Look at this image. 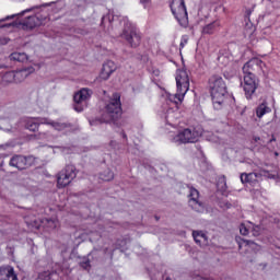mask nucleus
I'll return each instance as SVG.
<instances>
[{"label": "nucleus", "instance_id": "obj_1", "mask_svg": "<svg viewBox=\"0 0 280 280\" xmlns=\"http://www.w3.org/2000/svg\"><path fill=\"white\" fill-rule=\"evenodd\" d=\"M209 89L212 97L213 108L220 110L226 100V83L220 75H212L209 80Z\"/></svg>", "mask_w": 280, "mask_h": 280}, {"label": "nucleus", "instance_id": "obj_2", "mask_svg": "<svg viewBox=\"0 0 280 280\" xmlns=\"http://www.w3.org/2000/svg\"><path fill=\"white\" fill-rule=\"evenodd\" d=\"M121 117V95L114 93L100 119L101 124H110L117 121Z\"/></svg>", "mask_w": 280, "mask_h": 280}, {"label": "nucleus", "instance_id": "obj_3", "mask_svg": "<svg viewBox=\"0 0 280 280\" xmlns=\"http://www.w3.org/2000/svg\"><path fill=\"white\" fill-rule=\"evenodd\" d=\"M178 104H183V102H178V98L171 101L170 96H167L166 104L163 105V110L160 114V117L164 121L166 128L167 126L176 128V124H178V119H180Z\"/></svg>", "mask_w": 280, "mask_h": 280}, {"label": "nucleus", "instance_id": "obj_4", "mask_svg": "<svg viewBox=\"0 0 280 280\" xmlns=\"http://www.w3.org/2000/svg\"><path fill=\"white\" fill-rule=\"evenodd\" d=\"M176 80V89L177 92L175 94H168V100H177V102H183L185 100V95L189 91V72L185 69H177L175 73Z\"/></svg>", "mask_w": 280, "mask_h": 280}, {"label": "nucleus", "instance_id": "obj_5", "mask_svg": "<svg viewBox=\"0 0 280 280\" xmlns=\"http://www.w3.org/2000/svg\"><path fill=\"white\" fill-rule=\"evenodd\" d=\"M268 66L259 59L252 58L243 66L244 75H255V78H266L268 75Z\"/></svg>", "mask_w": 280, "mask_h": 280}, {"label": "nucleus", "instance_id": "obj_6", "mask_svg": "<svg viewBox=\"0 0 280 280\" xmlns=\"http://www.w3.org/2000/svg\"><path fill=\"white\" fill-rule=\"evenodd\" d=\"M170 8L179 25H182V27H187L189 18L187 14V7L185 5V0H172Z\"/></svg>", "mask_w": 280, "mask_h": 280}, {"label": "nucleus", "instance_id": "obj_7", "mask_svg": "<svg viewBox=\"0 0 280 280\" xmlns=\"http://www.w3.org/2000/svg\"><path fill=\"white\" fill-rule=\"evenodd\" d=\"M201 136L202 132L200 131L184 129L183 131H179L177 135H175L172 141L178 145H180V143H196V141H198Z\"/></svg>", "mask_w": 280, "mask_h": 280}, {"label": "nucleus", "instance_id": "obj_8", "mask_svg": "<svg viewBox=\"0 0 280 280\" xmlns=\"http://www.w3.org/2000/svg\"><path fill=\"white\" fill-rule=\"evenodd\" d=\"M92 95L93 91H91L89 88H83L79 92H77L73 96L74 110L77 113H82V110H84V108L86 107V103L89 102V100H91Z\"/></svg>", "mask_w": 280, "mask_h": 280}, {"label": "nucleus", "instance_id": "obj_9", "mask_svg": "<svg viewBox=\"0 0 280 280\" xmlns=\"http://www.w3.org/2000/svg\"><path fill=\"white\" fill-rule=\"evenodd\" d=\"M242 86L245 93L246 100H253L257 86H259V79L255 75L244 74Z\"/></svg>", "mask_w": 280, "mask_h": 280}, {"label": "nucleus", "instance_id": "obj_10", "mask_svg": "<svg viewBox=\"0 0 280 280\" xmlns=\"http://www.w3.org/2000/svg\"><path fill=\"white\" fill-rule=\"evenodd\" d=\"M77 173H75V166L73 165H68L66 166L65 170H62L58 175H57V187L59 189H62L67 187L75 178Z\"/></svg>", "mask_w": 280, "mask_h": 280}, {"label": "nucleus", "instance_id": "obj_11", "mask_svg": "<svg viewBox=\"0 0 280 280\" xmlns=\"http://www.w3.org/2000/svg\"><path fill=\"white\" fill-rule=\"evenodd\" d=\"M120 36L125 38L131 47H139V45H141V35L137 32L135 26L128 23H126V27Z\"/></svg>", "mask_w": 280, "mask_h": 280}, {"label": "nucleus", "instance_id": "obj_12", "mask_svg": "<svg viewBox=\"0 0 280 280\" xmlns=\"http://www.w3.org/2000/svg\"><path fill=\"white\" fill-rule=\"evenodd\" d=\"M189 189V207H191V209H194V211H197V213H203L205 211V205H202V202H200V200H198L200 198V192L198 191V189L194 188V187H188Z\"/></svg>", "mask_w": 280, "mask_h": 280}, {"label": "nucleus", "instance_id": "obj_13", "mask_svg": "<svg viewBox=\"0 0 280 280\" xmlns=\"http://www.w3.org/2000/svg\"><path fill=\"white\" fill-rule=\"evenodd\" d=\"M115 71H117V65L114 61L108 60L103 65L102 71L100 73V79L108 80V78H110V75H113Z\"/></svg>", "mask_w": 280, "mask_h": 280}, {"label": "nucleus", "instance_id": "obj_14", "mask_svg": "<svg viewBox=\"0 0 280 280\" xmlns=\"http://www.w3.org/2000/svg\"><path fill=\"white\" fill-rule=\"evenodd\" d=\"M30 160L22 155H14L10 160L11 167H15L16 170H27L30 167Z\"/></svg>", "mask_w": 280, "mask_h": 280}, {"label": "nucleus", "instance_id": "obj_15", "mask_svg": "<svg viewBox=\"0 0 280 280\" xmlns=\"http://www.w3.org/2000/svg\"><path fill=\"white\" fill-rule=\"evenodd\" d=\"M34 67L23 68L21 70L14 71L15 84L24 82L32 73H34Z\"/></svg>", "mask_w": 280, "mask_h": 280}, {"label": "nucleus", "instance_id": "obj_16", "mask_svg": "<svg viewBox=\"0 0 280 280\" xmlns=\"http://www.w3.org/2000/svg\"><path fill=\"white\" fill-rule=\"evenodd\" d=\"M47 229L48 231H54V229H58L60 226V222H58V218L52 217V218H44L40 219V224L37 226L39 228Z\"/></svg>", "mask_w": 280, "mask_h": 280}, {"label": "nucleus", "instance_id": "obj_17", "mask_svg": "<svg viewBox=\"0 0 280 280\" xmlns=\"http://www.w3.org/2000/svg\"><path fill=\"white\" fill-rule=\"evenodd\" d=\"M0 280H19V278L14 273V268L7 266L0 267Z\"/></svg>", "mask_w": 280, "mask_h": 280}, {"label": "nucleus", "instance_id": "obj_18", "mask_svg": "<svg viewBox=\"0 0 280 280\" xmlns=\"http://www.w3.org/2000/svg\"><path fill=\"white\" fill-rule=\"evenodd\" d=\"M241 182L247 183L248 185H257V183L259 182V174L257 173H243L241 174Z\"/></svg>", "mask_w": 280, "mask_h": 280}, {"label": "nucleus", "instance_id": "obj_19", "mask_svg": "<svg viewBox=\"0 0 280 280\" xmlns=\"http://www.w3.org/2000/svg\"><path fill=\"white\" fill-rule=\"evenodd\" d=\"M115 21V15L113 12L108 11L107 14L103 15L101 25L104 27V30H107V32L113 27V22Z\"/></svg>", "mask_w": 280, "mask_h": 280}, {"label": "nucleus", "instance_id": "obj_20", "mask_svg": "<svg viewBox=\"0 0 280 280\" xmlns=\"http://www.w3.org/2000/svg\"><path fill=\"white\" fill-rule=\"evenodd\" d=\"M268 113H272V108L268 106L267 102H262L256 107V117H258V119H261V117H264V115H268Z\"/></svg>", "mask_w": 280, "mask_h": 280}, {"label": "nucleus", "instance_id": "obj_21", "mask_svg": "<svg viewBox=\"0 0 280 280\" xmlns=\"http://www.w3.org/2000/svg\"><path fill=\"white\" fill-rule=\"evenodd\" d=\"M23 30H34L36 27V13L26 16V19L22 22Z\"/></svg>", "mask_w": 280, "mask_h": 280}, {"label": "nucleus", "instance_id": "obj_22", "mask_svg": "<svg viewBox=\"0 0 280 280\" xmlns=\"http://www.w3.org/2000/svg\"><path fill=\"white\" fill-rule=\"evenodd\" d=\"M192 237L196 244H199V246L207 244V234H205V232L194 231Z\"/></svg>", "mask_w": 280, "mask_h": 280}, {"label": "nucleus", "instance_id": "obj_23", "mask_svg": "<svg viewBox=\"0 0 280 280\" xmlns=\"http://www.w3.org/2000/svg\"><path fill=\"white\" fill-rule=\"evenodd\" d=\"M10 60H13L14 62H27L30 57H27V54L25 52H12L10 55Z\"/></svg>", "mask_w": 280, "mask_h": 280}, {"label": "nucleus", "instance_id": "obj_24", "mask_svg": "<svg viewBox=\"0 0 280 280\" xmlns=\"http://www.w3.org/2000/svg\"><path fill=\"white\" fill-rule=\"evenodd\" d=\"M218 27H220V21H214L208 25H206L202 30L203 34H213L218 32Z\"/></svg>", "mask_w": 280, "mask_h": 280}, {"label": "nucleus", "instance_id": "obj_25", "mask_svg": "<svg viewBox=\"0 0 280 280\" xmlns=\"http://www.w3.org/2000/svg\"><path fill=\"white\" fill-rule=\"evenodd\" d=\"M24 126H25L26 130H30L31 132H36V119L35 118H25Z\"/></svg>", "mask_w": 280, "mask_h": 280}, {"label": "nucleus", "instance_id": "obj_26", "mask_svg": "<svg viewBox=\"0 0 280 280\" xmlns=\"http://www.w3.org/2000/svg\"><path fill=\"white\" fill-rule=\"evenodd\" d=\"M2 82H3L4 84H12V82H15V79H14V71L5 72V73L2 75Z\"/></svg>", "mask_w": 280, "mask_h": 280}, {"label": "nucleus", "instance_id": "obj_27", "mask_svg": "<svg viewBox=\"0 0 280 280\" xmlns=\"http://www.w3.org/2000/svg\"><path fill=\"white\" fill-rule=\"evenodd\" d=\"M219 62L220 65H223V67H229L231 62H233V57L232 56H226V55H221L219 56Z\"/></svg>", "mask_w": 280, "mask_h": 280}, {"label": "nucleus", "instance_id": "obj_28", "mask_svg": "<svg viewBox=\"0 0 280 280\" xmlns=\"http://www.w3.org/2000/svg\"><path fill=\"white\" fill-rule=\"evenodd\" d=\"M100 178L101 180L105 182L113 180V178H115V174L112 173L110 170H106L105 172L101 173Z\"/></svg>", "mask_w": 280, "mask_h": 280}, {"label": "nucleus", "instance_id": "obj_29", "mask_svg": "<svg viewBox=\"0 0 280 280\" xmlns=\"http://www.w3.org/2000/svg\"><path fill=\"white\" fill-rule=\"evenodd\" d=\"M250 226H253V223L248 222L246 223H242L240 225V233L241 235H248V233H250Z\"/></svg>", "mask_w": 280, "mask_h": 280}, {"label": "nucleus", "instance_id": "obj_30", "mask_svg": "<svg viewBox=\"0 0 280 280\" xmlns=\"http://www.w3.org/2000/svg\"><path fill=\"white\" fill-rule=\"evenodd\" d=\"M57 272H51V271H44L43 273L38 275V279L40 280H51L56 277Z\"/></svg>", "mask_w": 280, "mask_h": 280}, {"label": "nucleus", "instance_id": "obj_31", "mask_svg": "<svg viewBox=\"0 0 280 280\" xmlns=\"http://www.w3.org/2000/svg\"><path fill=\"white\" fill-rule=\"evenodd\" d=\"M217 188L221 194L226 192V179L224 177H221V180L218 183Z\"/></svg>", "mask_w": 280, "mask_h": 280}, {"label": "nucleus", "instance_id": "obj_32", "mask_svg": "<svg viewBox=\"0 0 280 280\" xmlns=\"http://www.w3.org/2000/svg\"><path fill=\"white\" fill-rule=\"evenodd\" d=\"M249 231H252L254 237H258V235L261 234V228L259 225H255L253 223L250 225V230Z\"/></svg>", "mask_w": 280, "mask_h": 280}, {"label": "nucleus", "instance_id": "obj_33", "mask_svg": "<svg viewBox=\"0 0 280 280\" xmlns=\"http://www.w3.org/2000/svg\"><path fill=\"white\" fill-rule=\"evenodd\" d=\"M86 235H91V232L84 230L83 232H77L75 237H79V240H86Z\"/></svg>", "mask_w": 280, "mask_h": 280}, {"label": "nucleus", "instance_id": "obj_34", "mask_svg": "<svg viewBox=\"0 0 280 280\" xmlns=\"http://www.w3.org/2000/svg\"><path fill=\"white\" fill-rule=\"evenodd\" d=\"M50 125L55 130H59V131L65 130V128H67V125L60 124V122H50Z\"/></svg>", "mask_w": 280, "mask_h": 280}, {"label": "nucleus", "instance_id": "obj_35", "mask_svg": "<svg viewBox=\"0 0 280 280\" xmlns=\"http://www.w3.org/2000/svg\"><path fill=\"white\" fill-rule=\"evenodd\" d=\"M10 148V143L0 144V152H5Z\"/></svg>", "mask_w": 280, "mask_h": 280}, {"label": "nucleus", "instance_id": "obj_36", "mask_svg": "<svg viewBox=\"0 0 280 280\" xmlns=\"http://www.w3.org/2000/svg\"><path fill=\"white\" fill-rule=\"evenodd\" d=\"M8 43H10V39L7 37H0V45H8Z\"/></svg>", "mask_w": 280, "mask_h": 280}, {"label": "nucleus", "instance_id": "obj_37", "mask_svg": "<svg viewBox=\"0 0 280 280\" xmlns=\"http://www.w3.org/2000/svg\"><path fill=\"white\" fill-rule=\"evenodd\" d=\"M14 16H16V14L8 15L7 18L1 19V20H0V23H3V22H5V21H10V19H14Z\"/></svg>", "mask_w": 280, "mask_h": 280}, {"label": "nucleus", "instance_id": "obj_38", "mask_svg": "<svg viewBox=\"0 0 280 280\" xmlns=\"http://www.w3.org/2000/svg\"><path fill=\"white\" fill-rule=\"evenodd\" d=\"M81 266L84 268V270H89L91 262H89V260H88V261L82 262Z\"/></svg>", "mask_w": 280, "mask_h": 280}, {"label": "nucleus", "instance_id": "obj_39", "mask_svg": "<svg viewBox=\"0 0 280 280\" xmlns=\"http://www.w3.org/2000/svg\"><path fill=\"white\" fill-rule=\"evenodd\" d=\"M32 10L34 9H26L24 11H22L20 14H18L19 16H23V14H27L28 12H32Z\"/></svg>", "mask_w": 280, "mask_h": 280}, {"label": "nucleus", "instance_id": "obj_40", "mask_svg": "<svg viewBox=\"0 0 280 280\" xmlns=\"http://www.w3.org/2000/svg\"><path fill=\"white\" fill-rule=\"evenodd\" d=\"M246 246H249L252 244V247H255V243L250 242V241H244Z\"/></svg>", "mask_w": 280, "mask_h": 280}, {"label": "nucleus", "instance_id": "obj_41", "mask_svg": "<svg viewBox=\"0 0 280 280\" xmlns=\"http://www.w3.org/2000/svg\"><path fill=\"white\" fill-rule=\"evenodd\" d=\"M246 19L249 21V19H250V10L246 11Z\"/></svg>", "mask_w": 280, "mask_h": 280}, {"label": "nucleus", "instance_id": "obj_42", "mask_svg": "<svg viewBox=\"0 0 280 280\" xmlns=\"http://www.w3.org/2000/svg\"><path fill=\"white\" fill-rule=\"evenodd\" d=\"M11 1H13V3H21V2H23L25 0H11Z\"/></svg>", "mask_w": 280, "mask_h": 280}, {"label": "nucleus", "instance_id": "obj_43", "mask_svg": "<svg viewBox=\"0 0 280 280\" xmlns=\"http://www.w3.org/2000/svg\"><path fill=\"white\" fill-rule=\"evenodd\" d=\"M148 1H150V0H140V3H142V5H145V3H148Z\"/></svg>", "mask_w": 280, "mask_h": 280}, {"label": "nucleus", "instance_id": "obj_44", "mask_svg": "<svg viewBox=\"0 0 280 280\" xmlns=\"http://www.w3.org/2000/svg\"><path fill=\"white\" fill-rule=\"evenodd\" d=\"M110 145H112V148H115V145H117V142L112 141V142H110Z\"/></svg>", "mask_w": 280, "mask_h": 280}, {"label": "nucleus", "instance_id": "obj_45", "mask_svg": "<svg viewBox=\"0 0 280 280\" xmlns=\"http://www.w3.org/2000/svg\"><path fill=\"white\" fill-rule=\"evenodd\" d=\"M10 25L12 24H4V25H1L0 27H10Z\"/></svg>", "mask_w": 280, "mask_h": 280}, {"label": "nucleus", "instance_id": "obj_46", "mask_svg": "<svg viewBox=\"0 0 280 280\" xmlns=\"http://www.w3.org/2000/svg\"><path fill=\"white\" fill-rule=\"evenodd\" d=\"M275 156H279V152H275Z\"/></svg>", "mask_w": 280, "mask_h": 280}, {"label": "nucleus", "instance_id": "obj_47", "mask_svg": "<svg viewBox=\"0 0 280 280\" xmlns=\"http://www.w3.org/2000/svg\"><path fill=\"white\" fill-rule=\"evenodd\" d=\"M90 125H91V126H93V125H94V122H93V121H90Z\"/></svg>", "mask_w": 280, "mask_h": 280}, {"label": "nucleus", "instance_id": "obj_48", "mask_svg": "<svg viewBox=\"0 0 280 280\" xmlns=\"http://www.w3.org/2000/svg\"><path fill=\"white\" fill-rule=\"evenodd\" d=\"M124 139H126V133H122Z\"/></svg>", "mask_w": 280, "mask_h": 280}, {"label": "nucleus", "instance_id": "obj_49", "mask_svg": "<svg viewBox=\"0 0 280 280\" xmlns=\"http://www.w3.org/2000/svg\"><path fill=\"white\" fill-rule=\"evenodd\" d=\"M180 46H182V47H185V44L182 43Z\"/></svg>", "mask_w": 280, "mask_h": 280}, {"label": "nucleus", "instance_id": "obj_50", "mask_svg": "<svg viewBox=\"0 0 280 280\" xmlns=\"http://www.w3.org/2000/svg\"><path fill=\"white\" fill-rule=\"evenodd\" d=\"M166 280H172V278H166Z\"/></svg>", "mask_w": 280, "mask_h": 280}, {"label": "nucleus", "instance_id": "obj_51", "mask_svg": "<svg viewBox=\"0 0 280 280\" xmlns=\"http://www.w3.org/2000/svg\"><path fill=\"white\" fill-rule=\"evenodd\" d=\"M37 124H40V121L37 119Z\"/></svg>", "mask_w": 280, "mask_h": 280}, {"label": "nucleus", "instance_id": "obj_52", "mask_svg": "<svg viewBox=\"0 0 280 280\" xmlns=\"http://www.w3.org/2000/svg\"><path fill=\"white\" fill-rule=\"evenodd\" d=\"M270 141H275V138H272Z\"/></svg>", "mask_w": 280, "mask_h": 280}]
</instances>
